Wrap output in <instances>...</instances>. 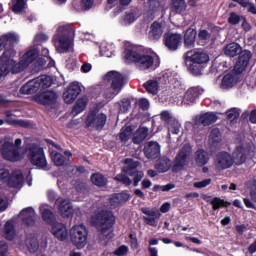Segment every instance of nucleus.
Returning <instances> with one entry per match:
<instances>
[{
    "mask_svg": "<svg viewBox=\"0 0 256 256\" xmlns=\"http://www.w3.org/2000/svg\"><path fill=\"white\" fill-rule=\"evenodd\" d=\"M15 50H7L0 58V77H5L9 73H21L25 67L31 65L39 55V51L30 50L26 52L20 59V62L15 61Z\"/></svg>",
    "mask_w": 256,
    "mask_h": 256,
    "instance_id": "1",
    "label": "nucleus"
},
{
    "mask_svg": "<svg viewBox=\"0 0 256 256\" xmlns=\"http://www.w3.org/2000/svg\"><path fill=\"white\" fill-rule=\"evenodd\" d=\"M251 60V52L244 50L240 53V56L234 66V70L226 72L220 83L221 89H233L237 83H239L240 75L247 69L249 61Z\"/></svg>",
    "mask_w": 256,
    "mask_h": 256,
    "instance_id": "2",
    "label": "nucleus"
},
{
    "mask_svg": "<svg viewBox=\"0 0 256 256\" xmlns=\"http://www.w3.org/2000/svg\"><path fill=\"white\" fill-rule=\"evenodd\" d=\"M124 61L126 63H135L137 69H140V71L155 69L160 65L159 56L156 54H139L137 51L131 49L125 50Z\"/></svg>",
    "mask_w": 256,
    "mask_h": 256,
    "instance_id": "3",
    "label": "nucleus"
},
{
    "mask_svg": "<svg viewBox=\"0 0 256 256\" xmlns=\"http://www.w3.org/2000/svg\"><path fill=\"white\" fill-rule=\"evenodd\" d=\"M75 39V29L73 26L66 24L60 25L54 35V45L58 53H67L70 47L73 46Z\"/></svg>",
    "mask_w": 256,
    "mask_h": 256,
    "instance_id": "4",
    "label": "nucleus"
},
{
    "mask_svg": "<svg viewBox=\"0 0 256 256\" xmlns=\"http://www.w3.org/2000/svg\"><path fill=\"white\" fill-rule=\"evenodd\" d=\"M90 223L100 230L102 237H113L115 215L112 212L96 211L90 217Z\"/></svg>",
    "mask_w": 256,
    "mask_h": 256,
    "instance_id": "5",
    "label": "nucleus"
},
{
    "mask_svg": "<svg viewBox=\"0 0 256 256\" xmlns=\"http://www.w3.org/2000/svg\"><path fill=\"white\" fill-rule=\"evenodd\" d=\"M209 63V55L202 51H191L185 55V64L192 75H201Z\"/></svg>",
    "mask_w": 256,
    "mask_h": 256,
    "instance_id": "6",
    "label": "nucleus"
},
{
    "mask_svg": "<svg viewBox=\"0 0 256 256\" xmlns=\"http://www.w3.org/2000/svg\"><path fill=\"white\" fill-rule=\"evenodd\" d=\"M103 85H110L105 91L104 95L106 99H113L116 95H119L123 85H125V76L117 71H110L103 77Z\"/></svg>",
    "mask_w": 256,
    "mask_h": 256,
    "instance_id": "7",
    "label": "nucleus"
},
{
    "mask_svg": "<svg viewBox=\"0 0 256 256\" xmlns=\"http://www.w3.org/2000/svg\"><path fill=\"white\" fill-rule=\"evenodd\" d=\"M53 85V79L51 76H39L35 79L28 81L20 88L22 95H32L33 93H41L45 89H49Z\"/></svg>",
    "mask_w": 256,
    "mask_h": 256,
    "instance_id": "8",
    "label": "nucleus"
},
{
    "mask_svg": "<svg viewBox=\"0 0 256 256\" xmlns=\"http://www.w3.org/2000/svg\"><path fill=\"white\" fill-rule=\"evenodd\" d=\"M21 143L22 140L17 138L15 143L6 141L1 147V155L3 159L6 161H11L15 163V161H21L25 154L21 152Z\"/></svg>",
    "mask_w": 256,
    "mask_h": 256,
    "instance_id": "9",
    "label": "nucleus"
},
{
    "mask_svg": "<svg viewBox=\"0 0 256 256\" xmlns=\"http://www.w3.org/2000/svg\"><path fill=\"white\" fill-rule=\"evenodd\" d=\"M88 237L89 232L83 224L74 225L70 229V240L76 249H85Z\"/></svg>",
    "mask_w": 256,
    "mask_h": 256,
    "instance_id": "10",
    "label": "nucleus"
},
{
    "mask_svg": "<svg viewBox=\"0 0 256 256\" xmlns=\"http://www.w3.org/2000/svg\"><path fill=\"white\" fill-rule=\"evenodd\" d=\"M28 155L32 165L38 167V169H45L47 167V158H45L43 148L33 146L29 149Z\"/></svg>",
    "mask_w": 256,
    "mask_h": 256,
    "instance_id": "11",
    "label": "nucleus"
},
{
    "mask_svg": "<svg viewBox=\"0 0 256 256\" xmlns=\"http://www.w3.org/2000/svg\"><path fill=\"white\" fill-rule=\"evenodd\" d=\"M202 94L203 89L201 87H191L185 92L184 96L176 97V103L177 105H193Z\"/></svg>",
    "mask_w": 256,
    "mask_h": 256,
    "instance_id": "12",
    "label": "nucleus"
},
{
    "mask_svg": "<svg viewBox=\"0 0 256 256\" xmlns=\"http://www.w3.org/2000/svg\"><path fill=\"white\" fill-rule=\"evenodd\" d=\"M86 127H93L94 129H103L107 123V115L101 112L92 111L86 118Z\"/></svg>",
    "mask_w": 256,
    "mask_h": 256,
    "instance_id": "13",
    "label": "nucleus"
},
{
    "mask_svg": "<svg viewBox=\"0 0 256 256\" xmlns=\"http://www.w3.org/2000/svg\"><path fill=\"white\" fill-rule=\"evenodd\" d=\"M137 167H139V162L133 159L125 160V167L123 168V171L124 173H126L127 175H130L131 177L134 176V187H137V185H139V181H141L144 177L143 172L135 171Z\"/></svg>",
    "mask_w": 256,
    "mask_h": 256,
    "instance_id": "14",
    "label": "nucleus"
},
{
    "mask_svg": "<svg viewBox=\"0 0 256 256\" xmlns=\"http://www.w3.org/2000/svg\"><path fill=\"white\" fill-rule=\"evenodd\" d=\"M9 177V171L0 169V181H7L9 187H21L23 185V174L21 171H15L11 177Z\"/></svg>",
    "mask_w": 256,
    "mask_h": 256,
    "instance_id": "15",
    "label": "nucleus"
},
{
    "mask_svg": "<svg viewBox=\"0 0 256 256\" xmlns=\"http://www.w3.org/2000/svg\"><path fill=\"white\" fill-rule=\"evenodd\" d=\"M34 101L40 105H53L57 102V94L53 91L44 89L34 96Z\"/></svg>",
    "mask_w": 256,
    "mask_h": 256,
    "instance_id": "16",
    "label": "nucleus"
},
{
    "mask_svg": "<svg viewBox=\"0 0 256 256\" xmlns=\"http://www.w3.org/2000/svg\"><path fill=\"white\" fill-rule=\"evenodd\" d=\"M251 149L245 144H240L236 146L235 150L232 153V160L235 165H243L247 161V156L249 155Z\"/></svg>",
    "mask_w": 256,
    "mask_h": 256,
    "instance_id": "17",
    "label": "nucleus"
},
{
    "mask_svg": "<svg viewBox=\"0 0 256 256\" xmlns=\"http://www.w3.org/2000/svg\"><path fill=\"white\" fill-rule=\"evenodd\" d=\"M191 151V148L189 146H184L181 151L179 152L178 156L176 157L175 163L172 167V171L174 173H177V171H181L187 163H189V160L187 159V156L189 155V152Z\"/></svg>",
    "mask_w": 256,
    "mask_h": 256,
    "instance_id": "18",
    "label": "nucleus"
},
{
    "mask_svg": "<svg viewBox=\"0 0 256 256\" xmlns=\"http://www.w3.org/2000/svg\"><path fill=\"white\" fill-rule=\"evenodd\" d=\"M81 93V84L79 82H73L69 85L67 90L63 93V100L65 103L71 104L79 97Z\"/></svg>",
    "mask_w": 256,
    "mask_h": 256,
    "instance_id": "19",
    "label": "nucleus"
},
{
    "mask_svg": "<svg viewBox=\"0 0 256 256\" xmlns=\"http://www.w3.org/2000/svg\"><path fill=\"white\" fill-rule=\"evenodd\" d=\"M183 38L180 34H173V33H167L164 35L163 41L165 47L169 49V51H177L179 49V46L181 45V41Z\"/></svg>",
    "mask_w": 256,
    "mask_h": 256,
    "instance_id": "20",
    "label": "nucleus"
},
{
    "mask_svg": "<svg viewBox=\"0 0 256 256\" xmlns=\"http://www.w3.org/2000/svg\"><path fill=\"white\" fill-rule=\"evenodd\" d=\"M234 160L227 152H222L218 154L215 160V167L218 171H223L224 169H229L233 167Z\"/></svg>",
    "mask_w": 256,
    "mask_h": 256,
    "instance_id": "21",
    "label": "nucleus"
},
{
    "mask_svg": "<svg viewBox=\"0 0 256 256\" xmlns=\"http://www.w3.org/2000/svg\"><path fill=\"white\" fill-rule=\"evenodd\" d=\"M141 211L146 215L143 216L144 223H146V225H150V227H157V220L161 217V213L147 207L141 208Z\"/></svg>",
    "mask_w": 256,
    "mask_h": 256,
    "instance_id": "22",
    "label": "nucleus"
},
{
    "mask_svg": "<svg viewBox=\"0 0 256 256\" xmlns=\"http://www.w3.org/2000/svg\"><path fill=\"white\" fill-rule=\"evenodd\" d=\"M165 32V23L154 22L150 26V30L148 32V39L150 41H159Z\"/></svg>",
    "mask_w": 256,
    "mask_h": 256,
    "instance_id": "23",
    "label": "nucleus"
},
{
    "mask_svg": "<svg viewBox=\"0 0 256 256\" xmlns=\"http://www.w3.org/2000/svg\"><path fill=\"white\" fill-rule=\"evenodd\" d=\"M19 218L24 225L31 227L35 225V210L32 207L25 208L20 212Z\"/></svg>",
    "mask_w": 256,
    "mask_h": 256,
    "instance_id": "24",
    "label": "nucleus"
},
{
    "mask_svg": "<svg viewBox=\"0 0 256 256\" xmlns=\"http://www.w3.org/2000/svg\"><path fill=\"white\" fill-rule=\"evenodd\" d=\"M144 153L147 159H157L159 153H161V146L157 142H148L145 145Z\"/></svg>",
    "mask_w": 256,
    "mask_h": 256,
    "instance_id": "25",
    "label": "nucleus"
},
{
    "mask_svg": "<svg viewBox=\"0 0 256 256\" xmlns=\"http://www.w3.org/2000/svg\"><path fill=\"white\" fill-rule=\"evenodd\" d=\"M126 201H129V194L126 192H122L119 194H113L109 198V203H110L111 207H113L114 209L116 207H120V205H123V203H125Z\"/></svg>",
    "mask_w": 256,
    "mask_h": 256,
    "instance_id": "26",
    "label": "nucleus"
},
{
    "mask_svg": "<svg viewBox=\"0 0 256 256\" xmlns=\"http://www.w3.org/2000/svg\"><path fill=\"white\" fill-rule=\"evenodd\" d=\"M195 125H211L212 123H215L217 121V116L213 112H208L205 114H202L195 118Z\"/></svg>",
    "mask_w": 256,
    "mask_h": 256,
    "instance_id": "27",
    "label": "nucleus"
},
{
    "mask_svg": "<svg viewBox=\"0 0 256 256\" xmlns=\"http://www.w3.org/2000/svg\"><path fill=\"white\" fill-rule=\"evenodd\" d=\"M58 211L62 217H72L75 210L73 206H71V202L69 200H62L58 206Z\"/></svg>",
    "mask_w": 256,
    "mask_h": 256,
    "instance_id": "28",
    "label": "nucleus"
},
{
    "mask_svg": "<svg viewBox=\"0 0 256 256\" xmlns=\"http://www.w3.org/2000/svg\"><path fill=\"white\" fill-rule=\"evenodd\" d=\"M52 233L60 241H65V239H67V227L61 223H56L53 225Z\"/></svg>",
    "mask_w": 256,
    "mask_h": 256,
    "instance_id": "29",
    "label": "nucleus"
},
{
    "mask_svg": "<svg viewBox=\"0 0 256 256\" xmlns=\"http://www.w3.org/2000/svg\"><path fill=\"white\" fill-rule=\"evenodd\" d=\"M196 39H197V30H195L194 28H188L184 34L185 47H194Z\"/></svg>",
    "mask_w": 256,
    "mask_h": 256,
    "instance_id": "30",
    "label": "nucleus"
},
{
    "mask_svg": "<svg viewBox=\"0 0 256 256\" xmlns=\"http://www.w3.org/2000/svg\"><path fill=\"white\" fill-rule=\"evenodd\" d=\"M0 40L4 44V47H7V45H14V43H19V34L15 32H7L0 36Z\"/></svg>",
    "mask_w": 256,
    "mask_h": 256,
    "instance_id": "31",
    "label": "nucleus"
},
{
    "mask_svg": "<svg viewBox=\"0 0 256 256\" xmlns=\"http://www.w3.org/2000/svg\"><path fill=\"white\" fill-rule=\"evenodd\" d=\"M241 45L233 42L224 47V55L226 57H237L241 53Z\"/></svg>",
    "mask_w": 256,
    "mask_h": 256,
    "instance_id": "32",
    "label": "nucleus"
},
{
    "mask_svg": "<svg viewBox=\"0 0 256 256\" xmlns=\"http://www.w3.org/2000/svg\"><path fill=\"white\" fill-rule=\"evenodd\" d=\"M213 37L211 36V30L202 29L198 33V45L202 47L207 45L212 41Z\"/></svg>",
    "mask_w": 256,
    "mask_h": 256,
    "instance_id": "33",
    "label": "nucleus"
},
{
    "mask_svg": "<svg viewBox=\"0 0 256 256\" xmlns=\"http://www.w3.org/2000/svg\"><path fill=\"white\" fill-rule=\"evenodd\" d=\"M89 99L86 96H83L82 98L78 99L74 105V108L72 110V115H79V113H83L85 111V107H87Z\"/></svg>",
    "mask_w": 256,
    "mask_h": 256,
    "instance_id": "34",
    "label": "nucleus"
},
{
    "mask_svg": "<svg viewBox=\"0 0 256 256\" xmlns=\"http://www.w3.org/2000/svg\"><path fill=\"white\" fill-rule=\"evenodd\" d=\"M11 9L13 13H23L27 9V0H11Z\"/></svg>",
    "mask_w": 256,
    "mask_h": 256,
    "instance_id": "35",
    "label": "nucleus"
},
{
    "mask_svg": "<svg viewBox=\"0 0 256 256\" xmlns=\"http://www.w3.org/2000/svg\"><path fill=\"white\" fill-rule=\"evenodd\" d=\"M147 135H149V129L146 127H140L135 133L133 137L134 143H142V141H145L147 139Z\"/></svg>",
    "mask_w": 256,
    "mask_h": 256,
    "instance_id": "36",
    "label": "nucleus"
},
{
    "mask_svg": "<svg viewBox=\"0 0 256 256\" xmlns=\"http://www.w3.org/2000/svg\"><path fill=\"white\" fill-rule=\"evenodd\" d=\"M187 9L185 0H172L171 11L172 13H183Z\"/></svg>",
    "mask_w": 256,
    "mask_h": 256,
    "instance_id": "37",
    "label": "nucleus"
},
{
    "mask_svg": "<svg viewBox=\"0 0 256 256\" xmlns=\"http://www.w3.org/2000/svg\"><path fill=\"white\" fill-rule=\"evenodd\" d=\"M114 52L115 50L112 44H109L107 42H102L100 44V55L102 57H112Z\"/></svg>",
    "mask_w": 256,
    "mask_h": 256,
    "instance_id": "38",
    "label": "nucleus"
},
{
    "mask_svg": "<svg viewBox=\"0 0 256 256\" xmlns=\"http://www.w3.org/2000/svg\"><path fill=\"white\" fill-rule=\"evenodd\" d=\"M195 161L199 167L207 165V162L209 161V155L204 150H198L195 154Z\"/></svg>",
    "mask_w": 256,
    "mask_h": 256,
    "instance_id": "39",
    "label": "nucleus"
},
{
    "mask_svg": "<svg viewBox=\"0 0 256 256\" xmlns=\"http://www.w3.org/2000/svg\"><path fill=\"white\" fill-rule=\"evenodd\" d=\"M146 91L151 93L152 95H157L159 93V81L157 80H149L144 84Z\"/></svg>",
    "mask_w": 256,
    "mask_h": 256,
    "instance_id": "40",
    "label": "nucleus"
},
{
    "mask_svg": "<svg viewBox=\"0 0 256 256\" xmlns=\"http://www.w3.org/2000/svg\"><path fill=\"white\" fill-rule=\"evenodd\" d=\"M40 212L44 221H47V223H51V221H53V212L49 210V206L42 204L40 206Z\"/></svg>",
    "mask_w": 256,
    "mask_h": 256,
    "instance_id": "41",
    "label": "nucleus"
},
{
    "mask_svg": "<svg viewBox=\"0 0 256 256\" xmlns=\"http://www.w3.org/2000/svg\"><path fill=\"white\" fill-rule=\"evenodd\" d=\"M4 236L8 241H13L15 239V228H13L12 222H7L4 226Z\"/></svg>",
    "mask_w": 256,
    "mask_h": 256,
    "instance_id": "42",
    "label": "nucleus"
},
{
    "mask_svg": "<svg viewBox=\"0 0 256 256\" xmlns=\"http://www.w3.org/2000/svg\"><path fill=\"white\" fill-rule=\"evenodd\" d=\"M131 135H133L132 126L123 127L120 132V140L123 141V143H127V141L131 139Z\"/></svg>",
    "mask_w": 256,
    "mask_h": 256,
    "instance_id": "43",
    "label": "nucleus"
},
{
    "mask_svg": "<svg viewBox=\"0 0 256 256\" xmlns=\"http://www.w3.org/2000/svg\"><path fill=\"white\" fill-rule=\"evenodd\" d=\"M210 204L212 205V209H214V211H217V209H221V207H229V205H231V203L225 202V200L219 197L213 198Z\"/></svg>",
    "mask_w": 256,
    "mask_h": 256,
    "instance_id": "44",
    "label": "nucleus"
},
{
    "mask_svg": "<svg viewBox=\"0 0 256 256\" xmlns=\"http://www.w3.org/2000/svg\"><path fill=\"white\" fill-rule=\"evenodd\" d=\"M26 247L30 253H35L37 249H39V242H37V238L28 237L26 239Z\"/></svg>",
    "mask_w": 256,
    "mask_h": 256,
    "instance_id": "45",
    "label": "nucleus"
},
{
    "mask_svg": "<svg viewBox=\"0 0 256 256\" xmlns=\"http://www.w3.org/2000/svg\"><path fill=\"white\" fill-rule=\"evenodd\" d=\"M50 155H51L54 165H56L57 167H61V165H63V163H65V158L63 157V155L61 153L52 150L50 152Z\"/></svg>",
    "mask_w": 256,
    "mask_h": 256,
    "instance_id": "46",
    "label": "nucleus"
},
{
    "mask_svg": "<svg viewBox=\"0 0 256 256\" xmlns=\"http://www.w3.org/2000/svg\"><path fill=\"white\" fill-rule=\"evenodd\" d=\"M208 141L210 145H215V143H219V141H221V132L218 128L211 130Z\"/></svg>",
    "mask_w": 256,
    "mask_h": 256,
    "instance_id": "47",
    "label": "nucleus"
},
{
    "mask_svg": "<svg viewBox=\"0 0 256 256\" xmlns=\"http://www.w3.org/2000/svg\"><path fill=\"white\" fill-rule=\"evenodd\" d=\"M91 181L97 187H103V186L107 185V179L105 177H103V175H101V174H93L91 176Z\"/></svg>",
    "mask_w": 256,
    "mask_h": 256,
    "instance_id": "48",
    "label": "nucleus"
},
{
    "mask_svg": "<svg viewBox=\"0 0 256 256\" xmlns=\"http://www.w3.org/2000/svg\"><path fill=\"white\" fill-rule=\"evenodd\" d=\"M157 169L160 173H167L171 169V160L163 159L157 165Z\"/></svg>",
    "mask_w": 256,
    "mask_h": 256,
    "instance_id": "49",
    "label": "nucleus"
},
{
    "mask_svg": "<svg viewBox=\"0 0 256 256\" xmlns=\"http://www.w3.org/2000/svg\"><path fill=\"white\" fill-rule=\"evenodd\" d=\"M169 133H174V135L179 134V131H181V124L178 121H173L169 125L168 128Z\"/></svg>",
    "mask_w": 256,
    "mask_h": 256,
    "instance_id": "50",
    "label": "nucleus"
},
{
    "mask_svg": "<svg viewBox=\"0 0 256 256\" xmlns=\"http://www.w3.org/2000/svg\"><path fill=\"white\" fill-rule=\"evenodd\" d=\"M49 40V36L44 33H39L34 37V45H41V43H45V41Z\"/></svg>",
    "mask_w": 256,
    "mask_h": 256,
    "instance_id": "51",
    "label": "nucleus"
},
{
    "mask_svg": "<svg viewBox=\"0 0 256 256\" xmlns=\"http://www.w3.org/2000/svg\"><path fill=\"white\" fill-rule=\"evenodd\" d=\"M226 114H227L229 121H231V122L239 119V110H237L236 108L230 109Z\"/></svg>",
    "mask_w": 256,
    "mask_h": 256,
    "instance_id": "52",
    "label": "nucleus"
},
{
    "mask_svg": "<svg viewBox=\"0 0 256 256\" xmlns=\"http://www.w3.org/2000/svg\"><path fill=\"white\" fill-rule=\"evenodd\" d=\"M240 21H241V16H239L235 12L230 13V16L228 18V22L230 23V25H237Z\"/></svg>",
    "mask_w": 256,
    "mask_h": 256,
    "instance_id": "53",
    "label": "nucleus"
},
{
    "mask_svg": "<svg viewBox=\"0 0 256 256\" xmlns=\"http://www.w3.org/2000/svg\"><path fill=\"white\" fill-rule=\"evenodd\" d=\"M122 23L123 25H131V23H135V15L133 13L125 14Z\"/></svg>",
    "mask_w": 256,
    "mask_h": 256,
    "instance_id": "54",
    "label": "nucleus"
},
{
    "mask_svg": "<svg viewBox=\"0 0 256 256\" xmlns=\"http://www.w3.org/2000/svg\"><path fill=\"white\" fill-rule=\"evenodd\" d=\"M207 185H211L210 178L194 183V187L196 189H203V188L207 187Z\"/></svg>",
    "mask_w": 256,
    "mask_h": 256,
    "instance_id": "55",
    "label": "nucleus"
},
{
    "mask_svg": "<svg viewBox=\"0 0 256 256\" xmlns=\"http://www.w3.org/2000/svg\"><path fill=\"white\" fill-rule=\"evenodd\" d=\"M115 179H116V181H120L124 185H131V183H132L131 179H129L124 174H120V175L116 176Z\"/></svg>",
    "mask_w": 256,
    "mask_h": 256,
    "instance_id": "56",
    "label": "nucleus"
},
{
    "mask_svg": "<svg viewBox=\"0 0 256 256\" xmlns=\"http://www.w3.org/2000/svg\"><path fill=\"white\" fill-rule=\"evenodd\" d=\"M128 252H129V248L125 245H122L115 250L114 254H116L117 256H123V255H127Z\"/></svg>",
    "mask_w": 256,
    "mask_h": 256,
    "instance_id": "57",
    "label": "nucleus"
},
{
    "mask_svg": "<svg viewBox=\"0 0 256 256\" xmlns=\"http://www.w3.org/2000/svg\"><path fill=\"white\" fill-rule=\"evenodd\" d=\"M95 3V0H81V8L84 10L91 9Z\"/></svg>",
    "mask_w": 256,
    "mask_h": 256,
    "instance_id": "58",
    "label": "nucleus"
},
{
    "mask_svg": "<svg viewBox=\"0 0 256 256\" xmlns=\"http://www.w3.org/2000/svg\"><path fill=\"white\" fill-rule=\"evenodd\" d=\"M7 209V198L0 194V211H5Z\"/></svg>",
    "mask_w": 256,
    "mask_h": 256,
    "instance_id": "59",
    "label": "nucleus"
},
{
    "mask_svg": "<svg viewBox=\"0 0 256 256\" xmlns=\"http://www.w3.org/2000/svg\"><path fill=\"white\" fill-rule=\"evenodd\" d=\"M139 105L141 108L143 109H149V100L145 99V98H141L139 100Z\"/></svg>",
    "mask_w": 256,
    "mask_h": 256,
    "instance_id": "60",
    "label": "nucleus"
},
{
    "mask_svg": "<svg viewBox=\"0 0 256 256\" xmlns=\"http://www.w3.org/2000/svg\"><path fill=\"white\" fill-rule=\"evenodd\" d=\"M170 209H171V203H169V202H165V203L162 204V206L160 207L161 213H167Z\"/></svg>",
    "mask_w": 256,
    "mask_h": 256,
    "instance_id": "61",
    "label": "nucleus"
},
{
    "mask_svg": "<svg viewBox=\"0 0 256 256\" xmlns=\"http://www.w3.org/2000/svg\"><path fill=\"white\" fill-rule=\"evenodd\" d=\"M7 253V244L4 241L0 242V256H5Z\"/></svg>",
    "mask_w": 256,
    "mask_h": 256,
    "instance_id": "62",
    "label": "nucleus"
},
{
    "mask_svg": "<svg viewBox=\"0 0 256 256\" xmlns=\"http://www.w3.org/2000/svg\"><path fill=\"white\" fill-rule=\"evenodd\" d=\"M92 67L93 66H91L90 63H85L82 65L81 71H82V73H89V71H91Z\"/></svg>",
    "mask_w": 256,
    "mask_h": 256,
    "instance_id": "63",
    "label": "nucleus"
},
{
    "mask_svg": "<svg viewBox=\"0 0 256 256\" xmlns=\"http://www.w3.org/2000/svg\"><path fill=\"white\" fill-rule=\"evenodd\" d=\"M248 13H252V15H256V6L253 2H250L247 8Z\"/></svg>",
    "mask_w": 256,
    "mask_h": 256,
    "instance_id": "64",
    "label": "nucleus"
}]
</instances>
